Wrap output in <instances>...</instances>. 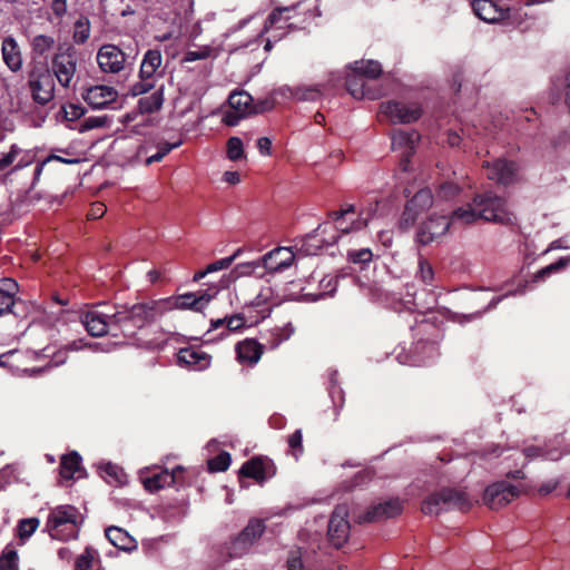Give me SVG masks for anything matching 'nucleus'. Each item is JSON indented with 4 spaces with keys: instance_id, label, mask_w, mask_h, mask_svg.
Listing matches in <instances>:
<instances>
[{
    "instance_id": "f257e3e1",
    "label": "nucleus",
    "mask_w": 570,
    "mask_h": 570,
    "mask_svg": "<svg viewBox=\"0 0 570 570\" xmlns=\"http://www.w3.org/2000/svg\"><path fill=\"white\" fill-rule=\"evenodd\" d=\"M513 218L507 200L492 191L475 195L471 203L452 213V220L460 222L462 225L473 224L479 219L510 224Z\"/></svg>"
},
{
    "instance_id": "f03ea898",
    "label": "nucleus",
    "mask_w": 570,
    "mask_h": 570,
    "mask_svg": "<svg viewBox=\"0 0 570 570\" xmlns=\"http://www.w3.org/2000/svg\"><path fill=\"white\" fill-rule=\"evenodd\" d=\"M345 75L347 91L356 99H377L381 94L372 90L366 80L375 79L382 73V66L375 60L354 61Z\"/></svg>"
},
{
    "instance_id": "7ed1b4c3",
    "label": "nucleus",
    "mask_w": 570,
    "mask_h": 570,
    "mask_svg": "<svg viewBox=\"0 0 570 570\" xmlns=\"http://www.w3.org/2000/svg\"><path fill=\"white\" fill-rule=\"evenodd\" d=\"M81 515L77 508L66 504L50 510L45 530L51 539L69 541L78 537Z\"/></svg>"
},
{
    "instance_id": "20e7f679",
    "label": "nucleus",
    "mask_w": 570,
    "mask_h": 570,
    "mask_svg": "<svg viewBox=\"0 0 570 570\" xmlns=\"http://www.w3.org/2000/svg\"><path fill=\"white\" fill-rule=\"evenodd\" d=\"M157 303H138L122 306L112 313L114 330H119L125 337H131L156 315Z\"/></svg>"
},
{
    "instance_id": "39448f33",
    "label": "nucleus",
    "mask_w": 570,
    "mask_h": 570,
    "mask_svg": "<svg viewBox=\"0 0 570 570\" xmlns=\"http://www.w3.org/2000/svg\"><path fill=\"white\" fill-rule=\"evenodd\" d=\"M374 209L372 207L362 208L356 212L354 205H347L345 208L331 213L334 220L336 235L333 237V243L342 240L350 234H357L364 230L370 220L372 219Z\"/></svg>"
},
{
    "instance_id": "423d86ee",
    "label": "nucleus",
    "mask_w": 570,
    "mask_h": 570,
    "mask_svg": "<svg viewBox=\"0 0 570 570\" xmlns=\"http://www.w3.org/2000/svg\"><path fill=\"white\" fill-rule=\"evenodd\" d=\"M163 63L161 52L157 49L147 50L140 63L139 80L130 86L129 94L132 97L148 94L155 88L160 78L159 68Z\"/></svg>"
},
{
    "instance_id": "0eeeda50",
    "label": "nucleus",
    "mask_w": 570,
    "mask_h": 570,
    "mask_svg": "<svg viewBox=\"0 0 570 570\" xmlns=\"http://www.w3.org/2000/svg\"><path fill=\"white\" fill-rule=\"evenodd\" d=\"M470 508V500L464 492L452 489H443L428 497L422 503V512L429 515H438L450 510H465Z\"/></svg>"
},
{
    "instance_id": "6e6552de",
    "label": "nucleus",
    "mask_w": 570,
    "mask_h": 570,
    "mask_svg": "<svg viewBox=\"0 0 570 570\" xmlns=\"http://www.w3.org/2000/svg\"><path fill=\"white\" fill-rule=\"evenodd\" d=\"M380 114L392 124H411L420 119L422 108L416 102L404 104L390 100L380 105Z\"/></svg>"
},
{
    "instance_id": "1a4fd4ad",
    "label": "nucleus",
    "mask_w": 570,
    "mask_h": 570,
    "mask_svg": "<svg viewBox=\"0 0 570 570\" xmlns=\"http://www.w3.org/2000/svg\"><path fill=\"white\" fill-rule=\"evenodd\" d=\"M51 68L58 82L63 88H69L77 70L76 53L71 48L59 51L55 55Z\"/></svg>"
},
{
    "instance_id": "9d476101",
    "label": "nucleus",
    "mask_w": 570,
    "mask_h": 570,
    "mask_svg": "<svg viewBox=\"0 0 570 570\" xmlns=\"http://www.w3.org/2000/svg\"><path fill=\"white\" fill-rule=\"evenodd\" d=\"M181 473V466H176L171 471L156 468L154 470L141 471L140 480L147 491L156 492L166 487L179 483V476Z\"/></svg>"
},
{
    "instance_id": "9b49d317",
    "label": "nucleus",
    "mask_w": 570,
    "mask_h": 570,
    "mask_svg": "<svg viewBox=\"0 0 570 570\" xmlns=\"http://www.w3.org/2000/svg\"><path fill=\"white\" fill-rule=\"evenodd\" d=\"M520 494V489L507 481L494 482L489 485L483 495L484 503L492 510H499L512 502Z\"/></svg>"
},
{
    "instance_id": "f8f14e48",
    "label": "nucleus",
    "mask_w": 570,
    "mask_h": 570,
    "mask_svg": "<svg viewBox=\"0 0 570 570\" xmlns=\"http://www.w3.org/2000/svg\"><path fill=\"white\" fill-rule=\"evenodd\" d=\"M458 223L459 222L452 220V216L449 218L444 215H432L420 225L416 233V240L421 245H429L444 236L452 224Z\"/></svg>"
},
{
    "instance_id": "ddd939ff",
    "label": "nucleus",
    "mask_w": 570,
    "mask_h": 570,
    "mask_svg": "<svg viewBox=\"0 0 570 570\" xmlns=\"http://www.w3.org/2000/svg\"><path fill=\"white\" fill-rule=\"evenodd\" d=\"M439 356V348L434 342L417 341L411 353L399 352L396 354V360L399 363L404 365H426L435 361Z\"/></svg>"
},
{
    "instance_id": "4468645a",
    "label": "nucleus",
    "mask_w": 570,
    "mask_h": 570,
    "mask_svg": "<svg viewBox=\"0 0 570 570\" xmlns=\"http://www.w3.org/2000/svg\"><path fill=\"white\" fill-rule=\"evenodd\" d=\"M392 149L400 153V166L403 171L409 170L410 157L413 155L416 144L420 140V135L415 130H394L392 136Z\"/></svg>"
},
{
    "instance_id": "2eb2a0df",
    "label": "nucleus",
    "mask_w": 570,
    "mask_h": 570,
    "mask_svg": "<svg viewBox=\"0 0 570 570\" xmlns=\"http://www.w3.org/2000/svg\"><path fill=\"white\" fill-rule=\"evenodd\" d=\"M347 508L338 505L333 511L328 521V539L335 548H341L348 539L350 522L347 520Z\"/></svg>"
},
{
    "instance_id": "dca6fc26",
    "label": "nucleus",
    "mask_w": 570,
    "mask_h": 570,
    "mask_svg": "<svg viewBox=\"0 0 570 570\" xmlns=\"http://www.w3.org/2000/svg\"><path fill=\"white\" fill-rule=\"evenodd\" d=\"M301 3L291 7H282L273 10L268 16V19L265 23L262 32L271 31L273 37L278 40L281 39L289 29H292L293 24L288 21L294 17L292 13H295Z\"/></svg>"
},
{
    "instance_id": "f3484780",
    "label": "nucleus",
    "mask_w": 570,
    "mask_h": 570,
    "mask_svg": "<svg viewBox=\"0 0 570 570\" xmlns=\"http://www.w3.org/2000/svg\"><path fill=\"white\" fill-rule=\"evenodd\" d=\"M482 168L488 179L500 185H510L517 179L518 168L513 161L494 159L493 161H484Z\"/></svg>"
},
{
    "instance_id": "a211bd4d",
    "label": "nucleus",
    "mask_w": 570,
    "mask_h": 570,
    "mask_svg": "<svg viewBox=\"0 0 570 570\" xmlns=\"http://www.w3.org/2000/svg\"><path fill=\"white\" fill-rule=\"evenodd\" d=\"M101 305L82 314L81 322L91 336H102L114 330L112 313L99 309Z\"/></svg>"
},
{
    "instance_id": "6ab92c4d",
    "label": "nucleus",
    "mask_w": 570,
    "mask_h": 570,
    "mask_svg": "<svg viewBox=\"0 0 570 570\" xmlns=\"http://www.w3.org/2000/svg\"><path fill=\"white\" fill-rule=\"evenodd\" d=\"M554 249H570V235H566L550 243V245L546 249V253ZM569 264L570 256L560 257L556 263H552L537 272L533 275L532 281L530 283L543 282L547 277L551 276L552 274L563 271Z\"/></svg>"
},
{
    "instance_id": "aec40b11",
    "label": "nucleus",
    "mask_w": 570,
    "mask_h": 570,
    "mask_svg": "<svg viewBox=\"0 0 570 570\" xmlns=\"http://www.w3.org/2000/svg\"><path fill=\"white\" fill-rule=\"evenodd\" d=\"M33 100L39 105H46L53 98L55 82L48 71L32 72L29 79Z\"/></svg>"
},
{
    "instance_id": "412c9836",
    "label": "nucleus",
    "mask_w": 570,
    "mask_h": 570,
    "mask_svg": "<svg viewBox=\"0 0 570 570\" xmlns=\"http://www.w3.org/2000/svg\"><path fill=\"white\" fill-rule=\"evenodd\" d=\"M125 53L115 45H104L97 52V62L102 72L118 73L124 69Z\"/></svg>"
},
{
    "instance_id": "4be33fe9",
    "label": "nucleus",
    "mask_w": 570,
    "mask_h": 570,
    "mask_svg": "<svg viewBox=\"0 0 570 570\" xmlns=\"http://www.w3.org/2000/svg\"><path fill=\"white\" fill-rule=\"evenodd\" d=\"M402 502L399 499H389L373 504L365 514L357 518L358 522H377L396 517L402 512Z\"/></svg>"
},
{
    "instance_id": "5701e85b",
    "label": "nucleus",
    "mask_w": 570,
    "mask_h": 570,
    "mask_svg": "<svg viewBox=\"0 0 570 570\" xmlns=\"http://www.w3.org/2000/svg\"><path fill=\"white\" fill-rule=\"evenodd\" d=\"M471 8L473 13L485 23H502L504 6L500 0H472Z\"/></svg>"
},
{
    "instance_id": "b1692460",
    "label": "nucleus",
    "mask_w": 570,
    "mask_h": 570,
    "mask_svg": "<svg viewBox=\"0 0 570 570\" xmlns=\"http://www.w3.org/2000/svg\"><path fill=\"white\" fill-rule=\"evenodd\" d=\"M261 261L264 271L279 273L293 265L295 255L289 247H277L265 254Z\"/></svg>"
},
{
    "instance_id": "393cba45",
    "label": "nucleus",
    "mask_w": 570,
    "mask_h": 570,
    "mask_svg": "<svg viewBox=\"0 0 570 570\" xmlns=\"http://www.w3.org/2000/svg\"><path fill=\"white\" fill-rule=\"evenodd\" d=\"M265 530L262 520H250L243 532L236 538L232 544V554L235 557L242 556L253 542L258 539Z\"/></svg>"
},
{
    "instance_id": "a878e982",
    "label": "nucleus",
    "mask_w": 570,
    "mask_h": 570,
    "mask_svg": "<svg viewBox=\"0 0 570 570\" xmlns=\"http://www.w3.org/2000/svg\"><path fill=\"white\" fill-rule=\"evenodd\" d=\"M177 362L191 371H204L209 367L212 357L209 354L193 347H185L179 350L177 354Z\"/></svg>"
},
{
    "instance_id": "bb28decb",
    "label": "nucleus",
    "mask_w": 570,
    "mask_h": 570,
    "mask_svg": "<svg viewBox=\"0 0 570 570\" xmlns=\"http://www.w3.org/2000/svg\"><path fill=\"white\" fill-rule=\"evenodd\" d=\"M118 92L110 86L99 85L90 87L83 95L85 101L95 109H104L115 102Z\"/></svg>"
},
{
    "instance_id": "cd10ccee",
    "label": "nucleus",
    "mask_w": 570,
    "mask_h": 570,
    "mask_svg": "<svg viewBox=\"0 0 570 570\" xmlns=\"http://www.w3.org/2000/svg\"><path fill=\"white\" fill-rule=\"evenodd\" d=\"M116 346V343H85L83 340H78L69 343L66 348L59 350L53 354L51 361L48 366H59L67 361V352L68 351H80L85 347H88L95 352H110Z\"/></svg>"
},
{
    "instance_id": "c85d7f7f",
    "label": "nucleus",
    "mask_w": 570,
    "mask_h": 570,
    "mask_svg": "<svg viewBox=\"0 0 570 570\" xmlns=\"http://www.w3.org/2000/svg\"><path fill=\"white\" fill-rule=\"evenodd\" d=\"M322 92L321 85L283 86L277 90L282 97L298 101H315L322 96Z\"/></svg>"
},
{
    "instance_id": "c756f323",
    "label": "nucleus",
    "mask_w": 570,
    "mask_h": 570,
    "mask_svg": "<svg viewBox=\"0 0 570 570\" xmlns=\"http://www.w3.org/2000/svg\"><path fill=\"white\" fill-rule=\"evenodd\" d=\"M214 297L207 291L200 293H185L174 298L173 307L177 309H193L200 312Z\"/></svg>"
},
{
    "instance_id": "7c9ffc66",
    "label": "nucleus",
    "mask_w": 570,
    "mask_h": 570,
    "mask_svg": "<svg viewBox=\"0 0 570 570\" xmlns=\"http://www.w3.org/2000/svg\"><path fill=\"white\" fill-rule=\"evenodd\" d=\"M562 452L556 448L542 449L535 445L527 446L523 451H517L513 456L520 461L521 466H524L530 460L535 458H543L550 461H557L562 456Z\"/></svg>"
},
{
    "instance_id": "2f4dec72",
    "label": "nucleus",
    "mask_w": 570,
    "mask_h": 570,
    "mask_svg": "<svg viewBox=\"0 0 570 570\" xmlns=\"http://www.w3.org/2000/svg\"><path fill=\"white\" fill-rule=\"evenodd\" d=\"M1 50L7 67L13 72L19 71L22 67V57L16 39L11 36L6 37Z\"/></svg>"
},
{
    "instance_id": "473e14b6",
    "label": "nucleus",
    "mask_w": 570,
    "mask_h": 570,
    "mask_svg": "<svg viewBox=\"0 0 570 570\" xmlns=\"http://www.w3.org/2000/svg\"><path fill=\"white\" fill-rule=\"evenodd\" d=\"M108 541L122 551H132L137 548L135 539L124 529L111 525L105 531Z\"/></svg>"
},
{
    "instance_id": "72a5a7b5",
    "label": "nucleus",
    "mask_w": 570,
    "mask_h": 570,
    "mask_svg": "<svg viewBox=\"0 0 570 570\" xmlns=\"http://www.w3.org/2000/svg\"><path fill=\"white\" fill-rule=\"evenodd\" d=\"M269 468V462L262 459H252L242 465L239 472L244 476L252 478L257 482L263 483L271 476V473L268 472Z\"/></svg>"
},
{
    "instance_id": "f704fd0d",
    "label": "nucleus",
    "mask_w": 570,
    "mask_h": 570,
    "mask_svg": "<svg viewBox=\"0 0 570 570\" xmlns=\"http://www.w3.org/2000/svg\"><path fill=\"white\" fill-rule=\"evenodd\" d=\"M236 353L240 363L253 365L261 360L263 350L255 340H245L236 345Z\"/></svg>"
},
{
    "instance_id": "c9c22d12",
    "label": "nucleus",
    "mask_w": 570,
    "mask_h": 570,
    "mask_svg": "<svg viewBox=\"0 0 570 570\" xmlns=\"http://www.w3.org/2000/svg\"><path fill=\"white\" fill-rule=\"evenodd\" d=\"M164 89L163 83L159 86L155 83V88L150 90L151 94L138 100V108L141 114H154L163 107Z\"/></svg>"
},
{
    "instance_id": "e433bc0d",
    "label": "nucleus",
    "mask_w": 570,
    "mask_h": 570,
    "mask_svg": "<svg viewBox=\"0 0 570 570\" xmlns=\"http://www.w3.org/2000/svg\"><path fill=\"white\" fill-rule=\"evenodd\" d=\"M81 458L77 452L63 455L60 463V475L63 479L70 480L75 476L81 475L80 469Z\"/></svg>"
},
{
    "instance_id": "4c0bfd02",
    "label": "nucleus",
    "mask_w": 570,
    "mask_h": 570,
    "mask_svg": "<svg viewBox=\"0 0 570 570\" xmlns=\"http://www.w3.org/2000/svg\"><path fill=\"white\" fill-rule=\"evenodd\" d=\"M263 265L262 261H252L246 263L237 264L228 274L229 281H236L240 277L257 275H263Z\"/></svg>"
},
{
    "instance_id": "58836bf2",
    "label": "nucleus",
    "mask_w": 570,
    "mask_h": 570,
    "mask_svg": "<svg viewBox=\"0 0 570 570\" xmlns=\"http://www.w3.org/2000/svg\"><path fill=\"white\" fill-rule=\"evenodd\" d=\"M503 20L501 24L520 27L529 18L528 12L522 6H504Z\"/></svg>"
},
{
    "instance_id": "ea45409f",
    "label": "nucleus",
    "mask_w": 570,
    "mask_h": 570,
    "mask_svg": "<svg viewBox=\"0 0 570 570\" xmlns=\"http://www.w3.org/2000/svg\"><path fill=\"white\" fill-rule=\"evenodd\" d=\"M252 102L253 98L246 91H234L228 97V106L245 115L250 114Z\"/></svg>"
},
{
    "instance_id": "a19ab883",
    "label": "nucleus",
    "mask_w": 570,
    "mask_h": 570,
    "mask_svg": "<svg viewBox=\"0 0 570 570\" xmlns=\"http://www.w3.org/2000/svg\"><path fill=\"white\" fill-rule=\"evenodd\" d=\"M101 475L107 479L109 483L122 484L126 482V474L124 470L110 462L101 463L99 465Z\"/></svg>"
},
{
    "instance_id": "79ce46f5",
    "label": "nucleus",
    "mask_w": 570,
    "mask_h": 570,
    "mask_svg": "<svg viewBox=\"0 0 570 570\" xmlns=\"http://www.w3.org/2000/svg\"><path fill=\"white\" fill-rule=\"evenodd\" d=\"M294 333V327L291 323L283 327H275L269 332L267 343L271 348L278 347L283 342L287 341Z\"/></svg>"
},
{
    "instance_id": "37998d69",
    "label": "nucleus",
    "mask_w": 570,
    "mask_h": 570,
    "mask_svg": "<svg viewBox=\"0 0 570 570\" xmlns=\"http://www.w3.org/2000/svg\"><path fill=\"white\" fill-rule=\"evenodd\" d=\"M407 203L421 214L432 206L433 196L429 188H424L419 190Z\"/></svg>"
},
{
    "instance_id": "c03bdc74",
    "label": "nucleus",
    "mask_w": 570,
    "mask_h": 570,
    "mask_svg": "<svg viewBox=\"0 0 570 570\" xmlns=\"http://www.w3.org/2000/svg\"><path fill=\"white\" fill-rule=\"evenodd\" d=\"M97 559L98 552L94 548L87 547L85 551L77 557L75 570H94Z\"/></svg>"
},
{
    "instance_id": "a18cd8bd",
    "label": "nucleus",
    "mask_w": 570,
    "mask_h": 570,
    "mask_svg": "<svg viewBox=\"0 0 570 570\" xmlns=\"http://www.w3.org/2000/svg\"><path fill=\"white\" fill-rule=\"evenodd\" d=\"M90 37V21L87 18H79L75 22L73 27V41L76 43L82 45L85 43Z\"/></svg>"
},
{
    "instance_id": "49530a36",
    "label": "nucleus",
    "mask_w": 570,
    "mask_h": 570,
    "mask_svg": "<svg viewBox=\"0 0 570 570\" xmlns=\"http://www.w3.org/2000/svg\"><path fill=\"white\" fill-rule=\"evenodd\" d=\"M420 215V210L413 208L409 203H406L405 208L401 215L399 220V229L401 232H407L415 224L417 217Z\"/></svg>"
},
{
    "instance_id": "de8ad7c7",
    "label": "nucleus",
    "mask_w": 570,
    "mask_h": 570,
    "mask_svg": "<svg viewBox=\"0 0 570 570\" xmlns=\"http://www.w3.org/2000/svg\"><path fill=\"white\" fill-rule=\"evenodd\" d=\"M0 570H19V558L16 550L7 548L1 553Z\"/></svg>"
},
{
    "instance_id": "09e8293b",
    "label": "nucleus",
    "mask_w": 570,
    "mask_h": 570,
    "mask_svg": "<svg viewBox=\"0 0 570 570\" xmlns=\"http://www.w3.org/2000/svg\"><path fill=\"white\" fill-rule=\"evenodd\" d=\"M38 518L22 519L18 523V533L21 540L30 538L39 527Z\"/></svg>"
},
{
    "instance_id": "8fccbe9b",
    "label": "nucleus",
    "mask_w": 570,
    "mask_h": 570,
    "mask_svg": "<svg viewBox=\"0 0 570 570\" xmlns=\"http://www.w3.org/2000/svg\"><path fill=\"white\" fill-rule=\"evenodd\" d=\"M415 277L426 285H431L434 278V271L431 264L423 257L419 258V268Z\"/></svg>"
},
{
    "instance_id": "3c124183",
    "label": "nucleus",
    "mask_w": 570,
    "mask_h": 570,
    "mask_svg": "<svg viewBox=\"0 0 570 570\" xmlns=\"http://www.w3.org/2000/svg\"><path fill=\"white\" fill-rule=\"evenodd\" d=\"M232 459L229 453L222 452L215 458L208 460V469L212 472H223L226 471L230 465Z\"/></svg>"
},
{
    "instance_id": "603ef678",
    "label": "nucleus",
    "mask_w": 570,
    "mask_h": 570,
    "mask_svg": "<svg viewBox=\"0 0 570 570\" xmlns=\"http://www.w3.org/2000/svg\"><path fill=\"white\" fill-rule=\"evenodd\" d=\"M227 157L232 161L239 160L244 157L243 141L238 137H230L227 141Z\"/></svg>"
},
{
    "instance_id": "864d4df0",
    "label": "nucleus",
    "mask_w": 570,
    "mask_h": 570,
    "mask_svg": "<svg viewBox=\"0 0 570 570\" xmlns=\"http://www.w3.org/2000/svg\"><path fill=\"white\" fill-rule=\"evenodd\" d=\"M55 45V39L50 36L38 35L32 40V49L38 55H45Z\"/></svg>"
},
{
    "instance_id": "5fc2aeb1",
    "label": "nucleus",
    "mask_w": 570,
    "mask_h": 570,
    "mask_svg": "<svg viewBox=\"0 0 570 570\" xmlns=\"http://www.w3.org/2000/svg\"><path fill=\"white\" fill-rule=\"evenodd\" d=\"M22 153V149L13 144L8 153L0 154V171L11 166Z\"/></svg>"
},
{
    "instance_id": "6e6d98bb",
    "label": "nucleus",
    "mask_w": 570,
    "mask_h": 570,
    "mask_svg": "<svg viewBox=\"0 0 570 570\" xmlns=\"http://www.w3.org/2000/svg\"><path fill=\"white\" fill-rule=\"evenodd\" d=\"M347 258L354 264H366L373 258V253L370 248H361L347 252Z\"/></svg>"
},
{
    "instance_id": "4d7b16f0",
    "label": "nucleus",
    "mask_w": 570,
    "mask_h": 570,
    "mask_svg": "<svg viewBox=\"0 0 570 570\" xmlns=\"http://www.w3.org/2000/svg\"><path fill=\"white\" fill-rule=\"evenodd\" d=\"M107 122L108 118L106 116H90L81 121L79 131L83 132L94 128H101L105 127Z\"/></svg>"
},
{
    "instance_id": "13d9d810",
    "label": "nucleus",
    "mask_w": 570,
    "mask_h": 570,
    "mask_svg": "<svg viewBox=\"0 0 570 570\" xmlns=\"http://www.w3.org/2000/svg\"><path fill=\"white\" fill-rule=\"evenodd\" d=\"M247 115L228 106L223 112V122L227 126H237Z\"/></svg>"
},
{
    "instance_id": "bf43d9fd",
    "label": "nucleus",
    "mask_w": 570,
    "mask_h": 570,
    "mask_svg": "<svg viewBox=\"0 0 570 570\" xmlns=\"http://www.w3.org/2000/svg\"><path fill=\"white\" fill-rule=\"evenodd\" d=\"M553 87L563 91L564 104L570 108V70L564 75V77L556 79L553 81Z\"/></svg>"
},
{
    "instance_id": "052dcab7",
    "label": "nucleus",
    "mask_w": 570,
    "mask_h": 570,
    "mask_svg": "<svg viewBox=\"0 0 570 570\" xmlns=\"http://www.w3.org/2000/svg\"><path fill=\"white\" fill-rule=\"evenodd\" d=\"M180 145L181 141L161 145L156 154L151 155L146 159V165H151L154 163L160 161L167 154H169L173 149L179 147Z\"/></svg>"
},
{
    "instance_id": "680f3d73",
    "label": "nucleus",
    "mask_w": 570,
    "mask_h": 570,
    "mask_svg": "<svg viewBox=\"0 0 570 570\" xmlns=\"http://www.w3.org/2000/svg\"><path fill=\"white\" fill-rule=\"evenodd\" d=\"M212 55V48L210 47H203L197 50H188L184 56L185 62H193L196 60H203L208 58Z\"/></svg>"
},
{
    "instance_id": "e2e57ef3",
    "label": "nucleus",
    "mask_w": 570,
    "mask_h": 570,
    "mask_svg": "<svg viewBox=\"0 0 570 570\" xmlns=\"http://www.w3.org/2000/svg\"><path fill=\"white\" fill-rule=\"evenodd\" d=\"M460 191V188L456 184L454 183H444L443 185L440 186L439 190H438V198L440 199H451L453 198L454 196H456Z\"/></svg>"
},
{
    "instance_id": "0e129e2a",
    "label": "nucleus",
    "mask_w": 570,
    "mask_h": 570,
    "mask_svg": "<svg viewBox=\"0 0 570 570\" xmlns=\"http://www.w3.org/2000/svg\"><path fill=\"white\" fill-rule=\"evenodd\" d=\"M14 306V297L10 295V292H2L0 288V316L12 312Z\"/></svg>"
},
{
    "instance_id": "69168bd1",
    "label": "nucleus",
    "mask_w": 570,
    "mask_h": 570,
    "mask_svg": "<svg viewBox=\"0 0 570 570\" xmlns=\"http://www.w3.org/2000/svg\"><path fill=\"white\" fill-rule=\"evenodd\" d=\"M302 440L303 435L301 430H296L293 434L288 436V446L291 450L294 451V455L296 458L298 456V454L303 452Z\"/></svg>"
},
{
    "instance_id": "338daca9",
    "label": "nucleus",
    "mask_w": 570,
    "mask_h": 570,
    "mask_svg": "<svg viewBox=\"0 0 570 570\" xmlns=\"http://www.w3.org/2000/svg\"><path fill=\"white\" fill-rule=\"evenodd\" d=\"M225 323H226V330L228 332H236V331L240 330L242 327H244L245 320L242 315L236 314V315H232V316H226Z\"/></svg>"
},
{
    "instance_id": "774afa93",
    "label": "nucleus",
    "mask_w": 570,
    "mask_h": 570,
    "mask_svg": "<svg viewBox=\"0 0 570 570\" xmlns=\"http://www.w3.org/2000/svg\"><path fill=\"white\" fill-rule=\"evenodd\" d=\"M50 9L56 18L62 19L66 16L68 9L67 0H52Z\"/></svg>"
}]
</instances>
